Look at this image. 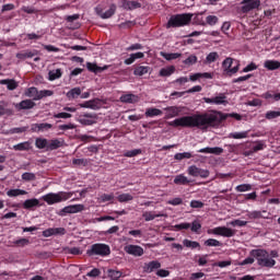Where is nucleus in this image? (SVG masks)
Returning <instances> with one entry per match:
<instances>
[{
	"instance_id": "obj_32",
	"label": "nucleus",
	"mask_w": 280,
	"mask_h": 280,
	"mask_svg": "<svg viewBox=\"0 0 280 280\" xmlns=\"http://www.w3.org/2000/svg\"><path fill=\"white\" fill-rule=\"evenodd\" d=\"M60 78H62V70L61 69L50 70L48 72V80L50 82H54V80H60Z\"/></svg>"
},
{
	"instance_id": "obj_28",
	"label": "nucleus",
	"mask_w": 280,
	"mask_h": 280,
	"mask_svg": "<svg viewBox=\"0 0 280 280\" xmlns=\"http://www.w3.org/2000/svg\"><path fill=\"white\" fill-rule=\"evenodd\" d=\"M82 95V89L80 88H73L70 91L67 92L66 96L68 100H78Z\"/></svg>"
},
{
	"instance_id": "obj_60",
	"label": "nucleus",
	"mask_w": 280,
	"mask_h": 280,
	"mask_svg": "<svg viewBox=\"0 0 280 280\" xmlns=\"http://www.w3.org/2000/svg\"><path fill=\"white\" fill-rule=\"evenodd\" d=\"M175 231H187L191 229V223H179L174 225Z\"/></svg>"
},
{
	"instance_id": "obj_2",
	"label": "nucleus",
	"mask_w": 280,
	"mask_h": 280,
	"mask_svg": "<svg viewBox=\"0 0 280 280\" xmlns=\"http://www.w3.org/2000/svg\"><path fill=\"white\" fill-rule=\"evenodd\" d=\"M249 255L256 259L258 266L261 268H275V266H277V260L270 257V253L266 249H252Z\"/></svg>"
},
{
	"instance_id": "obj_46",
	"label": "nucleus",
	"mask_w": 280,
	"mask_h": 280,
	"mask_svg": "<svg viewBox=\"0 0 280 280\" xmlns=\"http://www.w3.org/2000/svg\"><path fill=\"white\" fill-rule=\"evenodd\" d=\"M184 246H186V248H200V243L196 242V241H190L185 238L183 241Z\"/></svg>"
},
{
	"instance_id": "obj_5",
	"label": "nucleus",
	"mask_w": 280,
	"mask_h": 280,
	"mask_svg": "<svg viewBox=\"0 0 280 280\" xmlns=\"http://www.w3.org/2000/svg\"><path fill=\"white\" fill-rule=\"evenodd\" d=\"M88 255H90V257H93V255H98L100 257H108V255H110V246L104 243L93 244L91 248L88 249Z\"/></svg>"
},
{
	"instance_id": "obj_12",
	"label": "nucleus",
	"mask_w": 280,
	"mask_h": 280,
	"mask_svg": "<svg viewBox=\"0 0 280 280\" xmlns=\"http://www.w3.org/2000/svg\"><path fill=\"white\" fill-rule=\"evenodd\" d=\"M124 250L127 255H132L133 257H142L143 255V247L139 245H126Z\"/></svg>"
},
{
	"instance_id": "obj_42",
	"label": "nucleus",
	"mask_w": 280,
	"mask_h": 280,
	"mask_svg": "<svg viewBox=\"0 0 280 280\" xmlns=\"http://www.w3.org/2000/svg\"><path fill=\"white\" fill-rule=\"evenodd\" d=\"M161 115H163V110L159 108H148L145 110V117H159Z\"/></svg>"
},
{
	"instance_id": "obj_31",
	"label": "nucleus",
	"mask_w": 280,
	"mask_h": 280,
	"mask_svg": "<svg viewBox=\"0 0 280 280\" xmlns=\"http://www.w3.org/2000/svg\"><path fill=\"white\" fill-rule=\"evenodd\" d=\"M34 56H36V52L32 50H24V51L18 52L15 57L19 60H27V58H34Z\"/></svg>"
},
{
	"instance_id": "obj_56",
	"label": "nucleus",
	"mask_w": 280,
	"mask_h": 280,
	"mask_svg": "<svg viewBox=\"0 0 280 280\" xmlns=\"http://www.w3.org/2000/svg\"><path fill=\"white\" fill-rule=\"evenodd\" d=\"M218 21H219L218 16H215V15H208L206 18L205 22H206V25L213 26V25H215L218 23Z\"/></svg>"
},
{
	"instance_id": "obj_51",
	"label": "nucleus",
	"mask_w": 280,
	"mask_h": 280,
	"mask_svg": "<svg viewBox=\"0 0 280 280\" xmlns=\"http://www.w3.org/2000/svg\"><path fill=\"white\" fill-rule=\"evenodd\" d=\"M135 197L130 194H121L117 197L118 202H130V200H133Z\"/></svg>"
},
{
	"instance_id": "obj_20",
	"label": "nucleus",
	"mask_w": 280,
	"mask_h": 280,
	"mask_svg": "<svg viewBox=\"0 0 280 280\" xmlns=\"http://www.w3.org/2000/svg\"><path fill=\"white\" fill-rule=\"evenodd\" d=\"M161 268V262L159 260H152L150 262L144 264L143 270L144 272H154V270H159Z\"/></svg>"
},
{
	"instance_id": "obj_29",
	"label": "nucleus",
	"mask_w": 280,
	"mask_h": 280,
	"mask_svg": "<svg viewBox=\"0 0 280 280\" xmlns=\"http://www.w3.org/2000/svg\"><path fill=\"white\" fill-rule=\"evenodd\" d=\"M7 196L9 198H16L18 196H27V190H23V189H10L7 191Z\"/></svg>"
},
{
	"instance_id": "obj_61",
	"label": "nucleus",
	"mask_w": 280,
	"mask_h": 280,
	"mask_svg": "<svg viewBox=\"0 0 280 280\" xmlns=\"http://www.w3.org/2000/svg\"><path fill=\"white\" fill-rule=\"evenodd\" d=\"M72 164L82 165L83 167H86L89 165V161L86 159H73Z\"/></svg>"
},
{
	"instance_id": "obj_53",
	"label": "nucleus",
	"mask_w": 280,
	"mask_h": 280,
	"mask_svg": "<svg viewBox=\"0 0 280 280\" xmlns=\"http://www.w3.org/2000/svg\"><path fill=\"white\" fill-rule=\"evenodd\" d=\"M79 121L82 124V126H93V124H97V120L93 118H84L82 116H80Z\"/></svg>"
},
{
	"instance_id": "obj_59",
	"label": "nucleus",
	"mask_w": 280,
	"mask_h": 280,
	"mask_svg": "<svg viewBox=\"0 0 280 280\" xmlns=\"http://www.w3.org/2000/svg\"><path fill=\"white\" fill-rule=\"evenodd\" d=\"M54 128V125L49 122H40L39 124V132H47Z\"/></svg>"
},
{
	"instance_id": "obj_44",
	"label": "nucleus",
	"mask_w": 280,
	"mask_h": 280,
	"mask_svg": "<svg viewBox=\"0 0 280 280\" xmlns=\"http://www.w3.org/2000/svg\"><path fill=\"white\" fill-rule=\"evenodd\" d=\"M248 137V131L242 132H231L229 139H246Z\"/></svg>"
},
{
	"instance_id": "obj_25",
	"label": "nucleus",
	"mask_w": 280,
	"mask_h": 280,
	"mask_svg": "<svg viewBox=\"0 0 280 280\" xmlns=\"http://www.w3.org/2000/svg\"><path fill=\"white\" fill-rule=\"evenodd\" d=\"M176 72V67L168 66L166 68H162L159 72L160 78H170V75H173V73Z\"/></svg>"
},
{
	"instance_id": "obj_6",
	"label": "nucleus",
	"mask_w": 280,
	"mask_h": 280,
	"mask_svg": "<svg viewBox=\"0 0 280 280\" xmlns=\"http://www.w3.org/2000/svg\"><path fill=\"white\" fill-rule=\"evenodd\" d=\"M222 67L225 73H237L240 71V60L228 57L223 60Z\"/></svg>"
},
{
	"instance_id": "obj_26",
	"label": "nucleus",
	"mask_w": 280,
	"mask_h": 280,
	"mask_svg": "<svg viewBox=\"0 0 280 280\" xmlns=\"http://www.w3.org/2000/svg\"><path fill=\"white\" fill-rule=\"evenodd\" d=\"M0 84L7 85V89H8L9 91H15V89L19 88V83H16V81H14L13 79H3V80H0Z\"/></svg>"
},
{
	"instance_id": "obj_30",
	"label": "nucleus",
	"mask_w": 280,
	"mask_h": 280,
	"mask_svg": "<svg viewBox=\"0 0 280 280\" xmlns=\"http://www.w3.org/2000/svg\"><path fill=\"white\" fill-rule=\"evenodd\" d=\"M191 183V179L187 178L184 174H179L175 176L174 184L175 185H189Z\"/></svg>"
},
{
	"instance_id": "obj_19",
	"label": "nucleus",
	"mask_w": 280,
	"mask_h": 280,
	"mask_svg": "<svg viewBox=\"0 0 280 280\" xmlns=\"http://www.w3.org/2000/svg\"><path fill=\"white\" fill-rule=\"evenodd\" d=\"M62 145H65V141H62L60 139H51V140H48L46 151L52 152V150H58L59 148H62Z\"/></svg>"
},
{
	"instance_id": "obj_34",
	"label": "nucleus",
	"mask_w": 280,
	"mask_h": 280,
	"mask_svg": "<svg viewBox=\"0 0 280 280\" xmlns=\"http://www.w3.org/2000/svg\"><path fill=\"white\" fill-rule=\"evenodd\" d=\"M200 78H206V80H211L213 75L211 74V72H203V73L198 72L190 75L191 82H196V80H200Z\"/></svg>"
},
{
	"instance_id": "obj_3",
	"label": "nucleus",
	"mask_w": 280,
	"mask_h": 280,
	"mask_svg": "<svg viewBox=\"0 0 280 280\" xmlns=\"http://www.w3.org/2000/svg\"><path fill=\"white\" fill-rule=\"evenodd\" d=\"M192 16L194 14L190 13L174 14L166 23V30H170L171 27H185V25H189Z\"/></svg>"
},
{
	"instance_id": "obj_41",
	"label": "nucleus",
	"mask_w": 280,
	"mask_h": 280,
	"mask_svg": "<svg viewBox=\"0 0 280 280\" xmlns=\"http://www.w3.org/2000/svg\"><path fill=\"white\" fill-rule=\"evenodd\" d=\"M37 95H38V88L32 86V88L26 89V91H25V96L32 97L34 102H36Z\"/></svg>"
},
{
	"instance_id": "obj_4",
	"label": "nucleus",
	"mask_w": 280,
	"mask_h": 280,
	"mask_svg": "<svg viewBox=\"0 0 280 280\" xmlns=\"http://www.w3.org/2000/svg\"><path fill=\"white\" fill-rule=\"evenodd\" d=\"M73 196V192L59 191V192H49L42 197L44 202L47 205H57L58 202H65Z\"/></svg>"
},
{
	"instance_id": "obj_35",
	"label": "nucleus",
	"mask_w": 280,
	"mask_h": 280,
	"mask_svg": "<svg viewBox=\"0 0 280 280\" xmlns=\"http://www.w3.org/2000/svg\"><path fill=\"white\" fill-rule=\"evenodd\" d=\"M218 60H220V55L215 51H212L207 55L205 65H212V62H215Z\"/></svg>"
},
{
	"instance_id": "obj_23",
	"label": "nucleus",
	"mask_w": 280,
	"mask_h": 280,
	"mask_svg": "<svg viewBox=\"0 0 280 280\" xmlns=\"http://www.w3.org/2000/svg\"><path fill=\"white\" fill-rule=\"evenodd\" d=\"M264 67L268 71H277V69H280V61L268 59L264 62Z\"/></svg>"
},
{
	"instance_id": "obj_13",
	"label": "nucleus",
	"mask_w": 280,
	"mask_h": 280,
	"mask_svg": "<svg viewBox=\"0 0 280 280\" xmlns=\"http://www.w3.org/2000/svg\"><path fill=\"white\" fill-rule=\"evenodd\" d=\"M54 235H67L65 228H50L43 231V237H51Z\"/></svg>"
},
{
	"instance_id": "obj_54",
	"label": "nucleus",
	"mask_w": 280,
	"mask_h": 280,
	"mask_svg": "<svg viewBox=\"0 0 280 280\" xmlns=\"http://www.w3.org/2000/svg\"><path fill=\"white\" fill-rule=\"evenodd\" d=\"M196 62H198V57L196 55H190L184 60V65H187L188 67L196 65Z\"/></svg>"
},
{
	"instance_id": "obj_57",
	"label": "nucleus",
	"mask_w": 280,
	"mask_h": 280,
	"mask_svg": "<svg viewBox=\"0 0 280 280\" xmlns=\"http://www.w3.org/2000/svg\"><path fill=\"white\" fill-rule=\"evenodd\" d=\"M22 180H25L26 183H30L32 180H36V174H34V173H23L22 174Z\"/></svg>"
},
{
	"instance_id": "obj_38",
	"label": "nucleus",
	"mask_w": 280,
	"mask_h": 280,
	"mask_svg": "<svg viewBox=\"0 0 280 280\" xmlns=\"http://www.w3.org/2000/svg\"><path fill=\"white\" fill-rule=\"evenodd\" d=\"M86 68L90 70L92 73H98V71H106L107 67L105 66L104 68L97 66L96 63L93 62H86Z\"/></svg>"
},
{
	"instance_id": "obj_10",
	"label": "nucleus",
	"mask_w": 280,
	"mask_h": 280,
	"mask_svg": "<svg viewBox=\"0 0 280 280\" xmlns=\"http://www.w3.org/2000/svg\"><path fill=\"white\" fill-rule=\"evenodd\" d=\"M213 235H221V237H234L235 230L226 226H218L212 230Z\"/></svg>"
},
{
	"instance_id": "obj_37",
	"label": "nucleus",
	"mask_w": 280,
	"mask_h": 280,
	"mask_svg": "<svg viewBox=\"0 0 280 280\" xmlns=\"http://www.w3.org/2000/svg\"><path fill=\"white\" fill-rule=\"evenodd\" d=\"M122 8L125 10H137V8H141V3L137 1H124Z\"/></svg>"
},
{
	"instance_id": "obj_62",
	"label": "nucleus",
	"mask_w": 280,
	"mask_h": 280,
	"mask_svg": "<svg viewBox=\"0 0 280 280\" xmlns=\"http://www.w3.org/2000/svg\"><path fill=\"white\" fill-rule=\"evenodd\" d=\"M102 275V271L97 268L92 269L90 272L86 273V277H90L92 279H95Z\"/></svg>"
},
{
	"instance_id": "obj_27",
	"label": "nucleus",
	"mask_w": 280,
	"mask_h": 280,
	"mask_svg": "<svg viewBox=\"0 0 280 280\" xmlns=\"http://www.w3.org/2000/svg\"><path fill=\"white\" fill-rule=\"evenodd\" d=\"M35 207H40V201L36 198L33 199H26L23 202V209H34Z\"/></svg>"
},
{
	"instance_id": "obj_58",
	"label": "nucleus",
	"mask_w": 280,
	"mask_h": 280,
	"mask_svg": "<svg viewBox=\"0 0 280 280\" xmlns=\"http://www.w3.org/2000/svg\"><path fill=\"white\" fill-rule=\"evenodd\" d=\"M15 246H20V248H24V246H30V240L27 238H20L13 242Z\"/></svg>"
},
{
	"instance_id": "obj_33",
	"label": "nucleus",
	"mask_w": 280,
	"mask_h": 280,
	"mask_svg": "<svg viewBox=\"0 0 280 280\" xmlns=\"http://www.w3.org/2000/svg\"><path fill=\"white\" fill-rule=\"evenodd\" d=\"M54 95V91L51 90H42L37 92V97H35V102L40 100H45V97H51Z\"/></svg>"
},
{
	"instance_id": "obj_22",
	"label": "nucleus",
	"mask_w": 280,
	"mask_h": 280,
	"mask_svg": "<svg viewBox=\"0 0 280 280\" xmlns=\"http://www.w3.org/2000/svg\"><path fill=\"white\" fill-rule=\"evenodd\" d=\"M120 102L124 104H137V102H139V96L135 94H124L120 96Z\"/></svg>"
},
{
	"instance_id": "obj_15",
	"label": "nucleus",
	"mask_w": 280,
	"mask_h": 280,
	"mask_svg": "<svg viewBox=\"0 0 280 280\" xmlns=\"http://www.w3.org/2000/svg\"><path fill=\"white\" fill-rule=\"evenodd\" d=\"M203 101L206 104H215L217 106H220V104H223L226 106L229 102H226V95L225 94H220L219 96L209 98V97H203Z\"/></svg>"
},
{
	"instance_id": "obj_21",
	"label": "nucleus",
	"mask_w": 280,
	"mask_h": 280,
	"mask_svg": "<svg viewBox=\"0 0 280 280\" xmlns=\"http://www.w3.org/2000/svg\"><path fill=\"white\" fill-rule=\"evenodd\" d=\"M31 148H32V142L30 141H24L13 145V150H15V152H30Z\"/></svg>"
},
{
	"instance_id": "obj_47",
	"label": "nucleus",
	"mask_w": 280,
	"mask_h": 280,
	"mask_svg": "<svg viewBox=\"0 0 280 280\" xmlns=\"http://www.w3.org/2000/svg\"><path fill=\"white\" fill-rule=\"evenodd\" d=\"M191 152L176 153L174 155L175 161H183L184 159H192Z\"/></svg>"
},
{
	"instance_id": "obj_1",
	"label": "nucleus",
	"mask_w": 280,
	"mask_h": 280,
	"mask_svg": "<svg viewBox=\"0 0 280 280\" xmlns=\"http://www.w3.org/2000/svg\"><path fill=\"white\" fill-rule=\"evenodd\" d=\"M222 119H224L222 118V113H203L195 114L192 116H183L168 122V126H172L173 128H199V130H207L208 128L220 124Z\"/></svg>"
},
{
	"instance_id": "obj_39",
	"label": "nucleus",
	"mask_w": 280,
	"mask_h": 280,
	"mask_svg": "<svg viewBox=\"0 0 280 280\" xmlns=\"http://www.w3.org/2000/svg\"><path fill=\"white\" fill-rule=\"evenodd\" d=\"M107 277L109 279L119 280V279H121V277H124V272H121L119 270L108 269Z\"/></svg>"
},
{
	"instance_id": "obj_55",
	"label": "nucleus",
	"mask_w": 280,
	"mask_h": 280,
	"mask_svg": "<svg viewBox=\"0 0 280 280\" xmlns=\"http://www.w3.org/2000/svg\"><path fill=\"white\" fill-rule=\"evenodd\" d=\"M247 215H248L249 220H259V219L264 218V215L261 214V211H257V210L248 212Z\"/></svg>"
},
{
	"instance_id": "obj_64",
	"label": "nucleus",
	"mask_w": 280,
	"mask_h": 280,
	"mask_svg": "<svg viewBox=\"0 0 280 280\" xmlns=\"http://www.w3.org/2000/svg\"><path fill=\"white\" fill-rule=\"evenodd\" d=\"M231 226H246L248 224V221H242L240 219H236L232 222H230Z\"/></svg>"
},
{
	"instance_id": "obj_7",
	"label": "nucleus",
	"mask_w": 280,
	"mask_h": 280,
	"mask_svg": "<svg viewBox=\"0 0 280 280\" xmlns=\"http://www.w3.org/2000/svg\"><path fill=\"white\" fill-rule=\"evenodd\" d=\"M116 10H117V7L115 4H112L108 9H106V5L104 4H98L95 8V13L101 19H110V16L115 14Z\"/></svg>"
},
{
	"instance_id": "obj_9",
	"label": "nucleus",
	"mask_w": 280,
	"mask_h": 280,
	"mask_svg": "<svg viewBox=\"0 0 280 280\" xmlns=\"http://www.w3.org/2000/svg\"><path fill=\"white\" fill-rule=\"evenodd\" d=\"M82 211H84V205L82 203L71 205L61 209L59 212V215L65 217L71 213H82Z\"/></svg>"
},
{
	"instance_id": "obj_48",
	"label": "nucleus",
	"mask_w": 280,
	"mask_h": 280,
	"mask_svg": "<svg viewBox=\"0 0 280 280\" xmlns=\"http://www.w3.org/2000/svg\"><path fill=\"white\" fill-rule=\"evenodd\" d=\"M200 229H202V224L200 223V221L195 220L192 221V223L190 224V231L192 233H200Z\"/></svg>"
},
{
	"instance_id": "obj_16",
	"label": "nucleus",
	"mask_w": 280,
	"mask_h": 280,
	"mask_svg": "<svg viewBox=\"0 0 280 280\" xmlns=\"http://www.w3.org/2000/svg\"><path fill=\"white\" fill-rule=\"evenodd\" d=\"M34 106H36V103L34 101L24 100L16 104L15 108H18V110H31V108H34Z\"/></svg>"
},
{
	"instance_id": "obj_14",
	"label": "nucleus",
	"mask_w": 280,
	"mask_h": 280,
	"mask_svg": "<svg viewBox=\"0 0 280 280\" xmlns=\"http://www.w3.org/2000/svg\"><path fill=\"white\" fill-rule=\"evenodd\" d=\"M183 108H185V107L168 106V107L164 108V110H166L165 119H174V117H178V115H180V113H183Z\"/></svg>"
},
{
	"instance_id": "obj_17",
	"label": "nucleus",
	"mask_w": 280,
	"mask_h": 280,
	"mask_svg": "<svg viewBox=\"0 0 280 280\" xmlns=\"http://www.w3.org/2000/svg\"><path fill=\"white\" fill-rule=\"evenodd\" d=\"M167 214L163 213H155L154 211H144L142 213V218L144 219V222H152V220H156V218H166Z\"/></svg>"
},
{
	"instance_id": "obj_36",
	"label": "nucleus",
	"mask_w": 280,
	"mask_h": 280,
	"mask_svg": "<svg viewBox=\"0 0 280 280\" xmlns=\"http://www.w3.org/2000/svg\"><path fill=\"white\" fill-rule=\"evenodd\" d=\"M160 56L164 58L165 60H176L183 56L180 52H160Z\"/></svg>"
},
{
	"instance_id": "obj_11",
	"label": "nucleus",
	"mask_w": 280,
	"mask_h": 280,
	"mask_svg": "<svg viewBox=\"0 0 280 280\" xmlns=\"http://www.w3.org/2000/svg\"><path fill=\"white\" fill-rule=\"evenodd\" d=\"M259 5H261L259 1H244L242 2L241 12L248 14V12H253V10H259Z\"/></svg>"
},
{
	"instance_id": "obj_40",
	"label": "nucleus",
	"mask_w": 280,
	"mask_h": 280,
	"mask_svg": "<svg viewBox=\"0 0 280 280\" xmlns=\"http://www.w3.org/2000/svg\"><path fill=\"white\" fill-rule=\"evenodd\" d=\"M48 140L45 138H36L35 140V147L37 150H47Z\"/></svg>"
},
{
	"instance_id": "obj_18",
	"label": "nucleus",
	"mask_w": 280,
	"mask_h": 280,
	"mask_svg": "<svg viewBox=\"0 0 280 280\" xmlns=\"http://www.w3.org/2000/svg\"><path fill=\"white\" fill-rule=\"evenodd\" d=\"M198 152L200 154H215L217 156H220V154H222V152H224V149L220 148V147H207L203 149L198 150Z\"/></svg>"
},
{
	"instance_id": "obj_63",
	"label": "nucleus",
	"mask_w": 280,
	"mask_h": 280,
	"mask_svg": "<svg viewBox=\"0 0 280 280\" xmlns=\"http://www.w3.org/2000/svg\"><path fill=\"white\" fill-rule=\"evenodd\" d=\"M205 246H222V244L215 238H209L205 242Z\"/></svg>"
},
{
	"instance_id": "obj_45",
	"label": "nucleus",
	"mask_w": 280,
	"mask_h": 280,
	"mask_svg": "<svg viewBox=\"0 0 280 280\" xmlns=\"http://www.w3.org/2000/svg\"><path fill=\"white\" fill-rule=\"evenodd\" d=\"M80 108H92V110H95L97 108V103L95 101H86L84 103L79 104Z\"/></svg>"
},
{
	"instance_id": "obj_52",
	"label": "nucleus",
	"mask_w": 280,
	"mask_h": 280,
	"mask_svg": "<svg viewBox=\"0 0 280 280\" xmlns=\"http://www.w3.org/2000/svg\"><path fill=\"white\" fill-rule=\"evenodd\" d=\"M194 24L195 25H201L202 27L207 26V22L202 19V13H198L194 18Z\"/></svg>"
},
{
	"instance_id": "obj_24",
	"label": "nucleus",
	"mask_w": 280,
	"mask_h": 280,
	"mask_svg": "<svg viewBox=\"0 0 280 280\" xmlns=\"http://www.w3.org/2000/svg\"><path fill=\"white\" fill-rule=\"evenodd\" d=\"M151 70H152V68H150L149 66H138L133 70V75H138L139 78H141V77L150 73Z\"/></svg>"
},
{
	"instance_id": "obj_49",
	"label": "nucleus",
	"mask_w": 280,
	"mask_h": 280,
	"mask_svg": "<svg viewBox=\"0 0 280 280\" xmlns=\"http://www.w3.org/2000/svg\"><path fill=\"white\" fill-rule=\"evenodd\" d=\"M143 151H141V149H135L131 151H126L124 153V156H126L127 159H132L135 156H139V154H141Z\"/></svg>"
},
{
	"instance_id": "obj_43",
	"label": "nucleus",
	"mask_w": 280,
	"mask_h": 280,
	"mask_svg": "<svg viewBox=\"0 0 280 280\" xmlns=\"http://www.w3.org/2000/svg\"><path fill=\"white\" fill-rule=\"evenodd\" d=\"M280 117V110H268L265 114V119H268L269 121H272V119H278Z\"/></svg>"
},
{
	"instance_id": "obj_8",
	"label": "nucleus",
	"mask_w": 280,
	"mask_h": 280,
	"mask_svg": "<svg viewBox=\"0 0 280 280\" xmlns=\"http://www.w3.org/2000/svg\"><path fill=\"white\" fill-rule=\"evenodd\" d=\"M187 174L189 176H192L194 178H209V175L211 174L209 170L200 168L196 165H190L187 168Z\"/></svg>"
},
{
	"instance_id": "obj_50",
	"label": "nucleus",
	"mask_w": 280,
	"mask_h": 280,
	"mask_svg": "<svg viewBox=\"0 0 280 280\" xmlns=\"http://www.w3.org/2000/svg\"><path fill=\"white\" fill-rule=\"evenodd\" d=\"M253 189V185L250 184H241L235 187V191L244 192V191H250Z\"/></svg>"
}]
</instances>
